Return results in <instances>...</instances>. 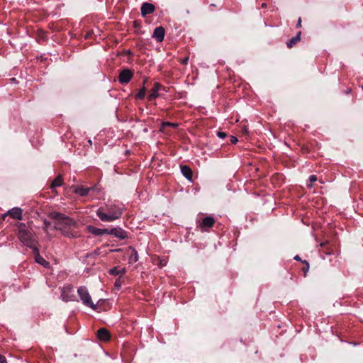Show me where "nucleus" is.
<instances>
[{
	"label": "nucleus",
	"mask_w": 363,
	"mask_h": 363,
	"mask_svg": "<svg viewBox=\"0 0 363 363\" xmlns=\"http://www.w3.org/2000/svg\"><path fill=\"white\" fill-rule=\"evenodd\" d=\"M50 218L55 220V229L60 230L67 237H74V230L78 227L77 223L62 213L52 212Z\"/></svg>",
	"instance_id": "f257e3e1"
},
{
	"label": "nucleus",
	"mask_w": 363,
	"mask_h": 363,
	"mask_svg": "<svg viewBox=\"0 0 363 363\" xmlns=\"http://www.w3.org/2000/svg\"><path fill=\"white\" fill-rule=\"evenodd\" d=\"M122 213L123 209L116 204L106 205L96 211V216L104 222H112L119 218Z\"/></svg>",
	"instance_id": "f03ea898"
},
{
	"label": "nucleus",
	"mask_w": 363,
	"mask_h": 363,
	"mask_svg": "<svg viewBox=\"0 0 363 363\" xmlns=\"http://www.w3.org/2000/svg\"><path fill=\"white\" fill-rule=\"evenodd\" d=\"M17 234L18 239L26 246L33 249L35 245V238L33 230L23 223H18Z\"/></svg>",
	"instance_id": "7ed1b4c3"
},
{
	"label": "nucleus",
	"mask_w": 363,
	"mask_h": 363,
	"mask_svg": "<svg viewBox=\"0 0 363 363\" xmlns=\"http://www.w3.org/2000/svg\"><path fill=\"white\" fill-rule=\"evenodd\" d=\"M77 293L79 296L80 297L82 303L94 310H96V306L94 305L92 302L91 297L88 291V289L86 286H82L79 287L77 290Z\"/></svg>",
	"instance_id": "20e7f679"
},
{
	"label": "nucleus",
	"mask_w": 363,
	"mask_h": 363,
	"mask_svg": "<svg viewBox=\"0 0 363 363\" xmlns=\"http://www.w3.org/2000/svg\"><path fill=\"white\" fill-rule=\"evenodd\" d=\"M133 77V72L130 69H123L119 71L118 82L121 84H128Z\"/></svg>",
	"instance_id": "39448f33"
},
{
	"label": "nucleus",
	"mask_w": 363,
	"mask_h": 363,
	"mask_svg": "<svg viewBox=\"0 0 363 363\" xmlns=\"http://www.w3.org/2000/svg\"><path fill=\"white\" fill-rule=\"evenodd\" d=\"M74 294L73 291V286L71 285H68L64 286L61 290V298L65 301L68 302L70 301H73L74 298Z\"/></svg>",
	"instance_id": "423d86ee"
},
{
	"label": "nucleus",
	"mask_w": 363,
	"mask_h": 363,
	"mask_svg": "<svg viewBox=\"0 0 363 363\" xmlns=\"http://www.w3.org/2000/svg\"><path fill=\"white\" fill-rule=\"evenodd\" d=\"M9 216L11 218L16 220L22 219V209L18 207H14L8 211L3 216L2 219L4 220L6 218Z\"/></svg>",
	"instance_id": "0eeeda50"
},
{
	"label": "nucleus",
	"mask_w": 363,
	"mask_h": 363,
	"mask_svg": "<svg viewBox=\"0 0 363 363\" xmlns=\"http://www.w3.org/2000/svg\"><path fill=\"white\" fill-rule=\"evenodd\" d=\"M215 223V220L213 218L207 216L205 217L202 221L199 224V227L203 231H207L208 229L211 227H212Z\"/></svg>",
	"instance_id": "6e6552de"
},
{
	"label": "nucleus",
	"mask_w": 363,
	"mask_h": 363,
	"mask_svg": "<svg viewBox=\"0 0 363 363\" xmlns=\"http://www.w3.org/2000/svg\"><path fill=\"white\" fill-rule=\"evenodd\" d=\"M164 89V87L159 82H155L152 88L150 94L147 96L148 101H152L158 97V91L160 89Z\"/></svg>",
	"instance_id": "1a4fd4ad"
},
{
	"label": "nucleus",
	"mask_w": 363,
	"mask_h": 363,
	"mask_svg": "<svg viewBox=\"0 0 363 363\" xmlns=\"http://www.w3.org/2000/svg\"><path fill=\"white\" fill-rule=\"evenodd\" d=\"M140 10H141V15L143 17H145L148 14L153 13L155 10V7L151 3L145 2L142 4Z\"/></svg>",
	"instance_id": "9d476101"
},
{
	"label": "nucleus",
	"mask_w": 363,
	"mask_h": 363,
	"mask_svg": "<svg viewBox=\"0 0 363 363\" xmlns=\"http://www.w3.org/2000/svg\"><path fill=\"white\" fill-rule=\"evenodd\" d=\"M164 28L162 26H159L155 28L152 37L155 38L157 42L160 43L164 40Z\"/></svg>",
	"instance_id": "9b49d317"
},
{
	"label": "nucleus",
	"mask_w": 363,
	"mask_h": 363,
	"mask_svg": "<svg viewBox=\"0 0 363 363\" xmlns=\"http://www.w3.org/2000/svg\"><path fill=\"white\" fill-rule=\"evenodd\" d=\"M74 187V193L81 196H86L89 194V193L95 189V186H91L89 188L84 187L83 186H77Z\"/></svg>",
	"instance_id": "f8f14e48"
},
{
	"label": "nucleus",
	"mask_w": 363,
	"mask_h": 363,
	"mask_svg": "<svg viewBox=\"0 0 363 363\" xmlns=\"http://www.w3.org/2000/svg\"><path fill=\"white\" fill-rule=\"evenodd\" d=\"M108 235H113L121 240L127 238V233L121 228H113L108 230Z\"/></svg>",
	"instance_id": "ddd939ff"
},
{
	"label": "nucleus",
	"mask_w": 363,
	"mask_h": 363,
	"mask_svg": "<svg viewBox=\"0 0 363 363\" xmlns=\"http://www.w3.org/2000/svg\"><path fill=\"white\" fill-rule=\"evenodd\" d=\"M86 230L89 233H90L96 236H100V235H105V234L108 235V229H107V228L101 229V228H98L94 226H92V225H88L86 227Z\"/></svg>",
	"instance_id": "4468645a"
},
{
	"label": "nucleus",
	"mask_w": 363,
	"mask_h": 363,
	"mask_svg": "<svg viewBox=\"0 0 363 363\" xmlns=\"http://www.w3.org/2000/svg\"><path fill=\"white\" fill-rule=\"evenodd\" d=\"M97 337L100 340L107 341L110 339V333L104 328H101L97 331Z\"/></svg>",
	"instance_id": "2eb2a0df"
},
{
	"label": "nucleus",
	"mask_w": 363,
	"mask_h": 363,
	"mask_svg": "<svg viewBox=\"0 0 363 363\" xmlns=\"http://www.w3.org/2000/svg\"><path fill=\"white\" fill-rule=\"evenodd\" d=\"M33 253L35 257V261L37 263L40 264L41 265L46 267L49 264V262H47L43 257L40 255L39 250L37 247L33 248Z\"/></svg>",
	"instance_id": "dca6fc26"
},
{
	"label": "nucleus",
	"mask_w": 363,
	"mask_h": 363,
	"mask_svg": "<svg viewBox=\"0 0 363 363\" xmlns=\"http://www.w3.org/2000/svg\"><path fill=\"white\" fill-rule=\"evenodd\" d=\"M129 250L130 254L128 255V262L129 264L135 263L138 260V252L132 247H129Z\"/></svg>",
	"instance_id": "f3484780"
},
{
	"label": "nucleus",
	"mask_w": 363,
	"mask_h": 363,
	"mask_svg": "<svg viewBox=\"0 0 363 363\" xmlns=\"http://www.w3.org/2000/svg\"><path fill=\"white\" fill-rule=\"evenodd\" d=\"M181 172L184 177H185L187 179L191 180L192 179L193 172L189 166L182 165Z\"/></svg>",
	"instance_id": "a211bd4d"
},
{
	"label": "nucleus",
	"mask_w": 363,
	"mask_h": 363,
	"mask_svg": "<svg viewBox=\"0 0 363 363\" xmlns=\"http://www.w3.org/2000/svg\"><path fill=\"white\" fill-rule=\"evenodd\" d=\"M63 184V177L59 174L51 183L50 189L54 190L56 187L61 186Z\"/></svg>",
	"instance_id": "6ab92c4d"
},
{
	"label": "nucleus",
	"mask_w": 363,
	"mask_h": 363,
	"mask_svg": "<svg viewBox=\"0 0 363 363\" xmlns=\"http://www.w3.org/2000/svg\"><path fill=\"white\" fill-rule=\"evenodd\" d=\"M147 79H143V87L138 91V94L135 95L136 99L143 100L144 99L145 94H146V88L145 86V84L146 83Z\"/></svg>",
	"instance_id": "aec40b11"
},
{
	"label": "nucleus",
	"mask_w": 363,
	"mask_h": 363,
	"mask_svg": "<svg viewBox=\"0 0 363 363\" xmlns=\"http://www.w3.org/2000/svg\"><path fill=\"white\" fill-rule=\"evenodd\" d=\"M301 32H298V34L293 37L291 40L287 42L286 45L289 48H291L294 45H296L300 40Z\"/></svg>",
	"instance_id": "412c9836"
},
{
	"label": "nucleus",
	"mask_w": 363,
	"mask_h": 363,
	"mask_svg": "<svg viewBox=\"0 0 363 363\" xmlns=\"http://www.w3.org/2000/svg\"><path fill=\"white\" fill-rule=\"evenodd\" d=\"M109 274L113 276H117L119 275V267H115L109 269L108 271Z\"/></svg>",
	"instance_id": "4be33fe9"
},
{
	"label": "nucleus",
	"mask_w": 363,
	"mask_h": 363,
	"mask_svg": "<svg viewBox=\"0 0 363 363\" xmlns=\"http://www.w3.org/2000/svg\"><path fill=\"white\" fill-rule=\"evenodd\" d=\"M317 181V177L315 175H311L309 177V182L310 183L307 185V186L311 189L313 186L312 183Z\"/></svg>",
	"instance_id": "5701e85b"
},
{
	"label": "nucleus",
	"mask_w": 363,
	"mask_h": 363,
	"mask_svg": "<svg viewBox=\"0 0 363 363\" xmlns=\"http://www.w3.org/2000/svg\"><path fill=\"white\" fill-rule=\"evenodd\" d=\"M177 125H178L177 123H171V122H163L162 123V127L163 128H165V127L177 128Z\"/></svg>",
	"instance_id": "b1692460"
},
{
	"label": "nucleus",
	"mask_w": 363,
	"mask_h": 363,
	"mask_svg": "<svg viewBox=\"0 0 363 363\" xmlns=\"http://www.w3.org/2000/svg\"><path fill=\"white\" fill-rule=\"evenodd\" d=\"M51 225V223L47 220H45L43 221V229L45 230V231H47L48 230V228Z\"/></svg>",
	"instance_id": "393cba45"
},
{
	"label": "nucleus",
	"mask_w": 363,
	"mask_h": 363,
	"mask_svg": "<svg viewBox=\"0 0 363 363\" xmlns=\"http://www.w3.org/2000/svg\"><path fill=\"white\" fill-rule=\"evenodd\" d=\"M38 37L42 40H45L46 38V33L43 30H40L38 33Z\"/></svg>",
	"instance_id": "a878e982"
},
{
	"label": "nucleus",
	"mask_w": 363,
	"mask_h": 363,
	"mask_svg": "<svg viewBox=\"0 0 363 363\" xmlns=\"http://www.w3.org/2000/svg\"><path fill=\"white\" fill-rule=\"evenodd\" d=\"M217 135L220 138H224L227 135V134L225 132L218 131L217 133Z\"/></svg>",
	"instance_id": "bb28decb"
},
{
	"label": "nucleus",
	"mask_w": 363,
	"mask_h": 363,
	"mask_svg": "<svg viewBox=\"0 0 363 363\" xmlns=\"http://www.w3.org/2000/svg\"><path fill=\"white\" fill-rule=\"evenodd\" d=\"M94 34V32L92 30H89L86 35H85V38L88 39V38H92V35Z\"/></svg>",
	"instance_id": "cd10ccee"
},
{
	"label": "nucleus",
	"mask_w": 363,
	"mask_h": 363,
	"mask_svg": "<svg viewBox=\"0 0 363 363\" xmlns=\"http://www.w3.org/2000/svg\"><path fill=\"white\" fill-rule=\"evenodd\" d=\"M126 272V269L125 268H121L119 267V275L120 277L123 276Z\"/></svg>",
	"instance_id": "c85d7f7f"
},
{
	"label": "nucleus",
	"mask_w": 363,
	"mask_h": 363,
	"mask_svg": "<svg viewBox=\"0 0 363 363\" xmlns=\"http://www.w3.org/2000/svg\"><path fill=\"white\" fill-rule=\"evenodd\" d=\"M0 363H7L6 357L2 354H0Z\"/></svg>",
	"instance_id": "c756f323"
},
{
	"label": "nucleus",
	"mask_w": 363,
	"mask_h": 363,
	"mask_svg": "<svg viewBox=\"0 0 363 363\" xmlns=\"http://www.w3.org/2000/svg\"><path fill=\"white\" fill-rule=\"evenodd\" d=\"M238 141V138L235 136H230V142L233 143V144H235Z\"/></svg>",
	"instance_id": "7c9ffc66"
},
{
	"label": "nucleus",
	"mask_w": 363,
	"mask_h": 363,
	"mask_svg": "<svg viewBox=\"0 0 363 363\" xmlns=\"http://www.w3.org/2000/svg\"><path fill=\"white\" fill-rule=\"evenodd\" d=\"M303 262L304 264H306V267L303 269V270L305 271V272H307L309 269V263L307 262V261H303Z\"/></svg>",
	"instance_id": "2f4dec72"
},
{
	"label": "nucleus",
	"mask_w": 363,
	"mask_h": 363,
	"mask_svg": "<svg viewBox=\"0 0 363 363\" xmlns=\"http://www.w3.org/2000/svg\"><path fill=\"white\" fill-rule=\"evenodd\" d=\"M301 18H299L298 21V23H297V27H301Z\"/></svg>",
	"instance_id": "473e14b6"
},
{
	"label": "nucleus",
	"mask_w": 363,
	"mask_h": 363,
	"mask_svg": "<svg viewBox=\"0 0 363 363\" xmlns=\"http://www.w3.org/2000/svg\"><path fill=\"white\" fill-rule=\"evenodd\" d=\"M294 259L297 261H301V257L298 255L294 257Z\"/></svg>",
	"instance_id": "72a5a7b5"
},
{
	"label": "nucleus",
	"mask_w": 363,
	"mask_h": 363,
	"mask_svg": "<svg viewBox=\"0 0 363 363\" xmlns=\"http://www.w3.org/2000/svg\"><path fill=\"white\" fill-rule=\"evenodd\" d=\"M115 286H116V287H117V288L121 287V284H120L118 281H116V283H115Z\"/></svg>",
	"instance_id": "f704fd0d"
},
{
	"label": "nucleus",
	"mask_w": 363,
	"mask_h": 363,
	"mask_svg": "<svg viewBox=\"0 0 363 363\" xmlns=\"http://www.w3.org/2000/svg\"><path fill=\"white\" fill-rule=\"evenodd\" d=\"M134 26L135 27H139V24L137 21H134Z\"/></svg>",
	"instance_id": "c9c22d12"
},
{
	"label": "nucleus",
	"mask_w": 363,
	"mask_h": 363,
	"mask_svg": "<svg viewBox=\"0 0 363 363\" xmlns=\"http://www.w3.org/2000/svg\"><path fill=\"white\" fill-rule=\"evenodd\" d=\"M187 61H188V58L184 59V60H183V63H186V62H187Z\"/></svg>",
	"instance_id": "e433bc0d"
},
{
	"label": "nucleus",
	"mask_w": 363,
	"mask_h": 363,
	"mask_svg": "<svg viewBox=\"0 0 363 363\" xmlns=\"http://www.w3.org/2000/svg\"><path fill=\"white\" fill-rule=\"evenodd\" d=\"M266 6H267V5H266V4H265V3H263V4H262V7H263V8H264V7H266Z\"/></svg>",
	"instance_id": "4c0bfd02"
},
{
	"label": "nucleus",
	"mask_w": 363,
	"mask_h": 363,
	"mask_svg": "<svg viewBox=\"0 0 363 363\" xmlns=\"http://www.w3.org/2000/svg\"><path fill=\"white\" fill-rule=\"evenodd\" d=\"M243 131H244L245 133H247V130H246L245 128L243 130Z\"/></svg>",
	"instance_id": "58836bf2"
}]
</instances>
